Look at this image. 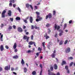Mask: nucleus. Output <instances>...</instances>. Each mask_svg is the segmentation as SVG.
<instances>
[{
	"label": "nucleus",
	"mask_w": 75,
	"mask_h": 75,
	"mask_svg": "<svg viewBox=\"0 0 75 75\" xmlns=\"http://www.w3.org/2000/svg\"><path fill=\"white\" fill-rule=\"evenodd\" d=\"M35 13L37 14V16H36V18H37L36 20V22H38V21H41V20H42V18L40 17V16L39 15H40V12L36 11V12Z\"/></svg>",
	"instance_id": "nucleus-1"
},
{
	"label": "nucleus",
	"mask_w": 75,
	"mask_h": 75,
	"mask_svg": "<svg viewBox=\"0 0 75 75\" xmlns=\"http://www.w3.org/2000/svg\"><path fill=\"white\" fill-rule=\"evenodd\" d=\"M54 27V30H57V31L59 30L60 29V26H57L56 24H55Z\"/></svg>",
	"instance_id": "nucleus-2"
},
{
	"label": "nucleus",
	"mask_w": 75,
	"mask_h": 75,
	"mask_svg": "<svg viewBox=\"0 0 75 75\" xmlns=\"http://www.w3.org/2000/svg\"><path fill=\"white\" fill-rule=\"evenodd\" d=\"M6 13V11L4 10L3 11L1 14V17L2 18H4L5 17V13Z\"/></svg>",
	"instance_id": "nucleus-3"
},
{
	"label": "nucleus",
	"mask_w": 75,
	"mask_h": 75,
	"mask_svg": "<svg viewBox=\"0 0 75 75\" xmlns=\"http://www.w3.org/2000/svg\"><path fill=\"white\" fill-rule=\"evenodd\" d=\"M36 43H35V42H33V41H30L28 43V44L29 45H33V44L34 45V46H35V47H36Z\"/></svg>",
	"instance_id": "nucleus-4"
},
{
	"label": "nucleus",
	"mask_w": 75,
	"mask_h": 75,
	"mask_svg": "<svg viewBox=\"0 0 75 75\" xmlns=\"http://www.w3.org/2000/svg\"><path fill=\"white\" fill-rule=\"evenodd\" d=\"M29 37H27V35H25L24 36L23 38L24 40H27V42H28V40H29Z\"/></svg>",
	"instance_id": "nucleus-5"
},
{
	"label": "nucleus",
	"mask_w": 75,
	"mask_h": 75,
	"mask_svg": "<svg viewBox=\"0 0 75 75\" xmlns=\"http://www.w3.org/2000/svg\"><path fill=\"white\" fill-rule=\"evenodd\" d=\"M70 51H71V48H70V47L67 48L65 50V52L66 53H69Z\"/></svg>",
	"instance_id": "nucleus-6"
},
{
	"label": "nucleus",
	"mask_w": 75,
	"mask_h": 75,
	"mask_svg": "<svg viewBox=\"0 0 75 75\" xmlns=\"http://www.w3.org/2000/svg\"><path fill=\"white\" fill-rule=\"evenodd\" d=\"M10 65H9V67H8V66H5L4 67L5 70H6V71L10 70Z\"/></svg>",
	"instance_id": "nucleus-7"
},
{
	"label": "nucleus",
	"mask_w": 75,
	"mask_h": 75,
	"mask_svg": "<svg viewBox=\"0 0 75 75\" xmlns=\"http://www.w3.org/2000/svg\"><path fill=\"white\" fill-rule=\"evenodd\" d=\"M18 32H20V33H21V32H23V30L20 27H18Z\"/></svg>",
	"instance_id": "nucleus-8"
},
{
	"label": "nucleus",
	"mask_w": 75,
	"mask_h": 75,
	"mask_svg": "<svg viewBox=\"0 0 75 75\" xmlns=\"http://www.w3.org/2000/svg\"><path fill=\"white\" fill-rule=\"evenodd\" d=\"M53 68L54 69L57 70L58 69V66L57 64H54L53 65Z\"/></svg>",
	"instance_id": "nucleus-9"
},
{
	"label": "nucleus",
	"mask_w": 75,
	"mask_h": 75,
	"mask_svg": "<svg viewBox=\"0 0 75 75\" xmlns=\"http://www.w3.org/2000/svg\"><path fill=\"white\" fill-rule=\"evenodd\" d=\"M29 21L30 23H33V18L32 16H30L29 18Z\"/></svg>",
	"instance_id": "nucleus-10"
},
{
	"label": "nucleus",
	"mask_w": 75,
	"mask_h": 75,
	"mask_svg": "<svg viewBox=\"0 0 75 75\" xmlns=\"http://www.w3.org/2000/svg\"><path fill=\"white\" fill-rule=\"evenodd\" d=\"M0 49L1 50V51H3L4 50V46L3 45H1L0 47Z\"/></svg>",
	"instance_id": "nucleus-11"
},
{
	"label": "nucleus",
	"mask_w": 75,
	"mask_h": 75,
	"mask_svg": "<svg viewBox=\"0 0 75 75\" xmlns=\"http://www.w3.org/2000/svg\"><path fill=\"white\" fill-rule=\"evenodd\" d=\"M67 64V62L65 61H63L62 62V63H61V65L62 66H63L64 65Z\"/></svg>",
	"instance_id": "nucleus-12"
},
{
	"label": "nucleus",
	"mask_w": 75,
	"mask_h": 75,
	"mask_svg": "<svg viewBox=\"0 0 75 75\" xmlns=\"http://www.w3.org/2000/svg\"><path fill=\"white\" fill-rule=\"evenodd\" d=\"M8 16H11V10H9L8 11Z\"/></svg>",
	"instance_id": "nucleus-13"
},
{
	"label": "nucleus",
	"mask_w": 75,
	"mask_h": 75,
	"mask_svg": "<svg viewBox=\"0 0 75 75\" xmlns=\"http://www.w3.org/2000/svg\"><path fill=\"white\" fill-rule=\"evenodd\" d=\"M42 45L43 47L44 50L45 51V42H42Z\"/></svg>",
	"instance_id": "nucleus-14"
},
{
	"label": "nucleus",
	"mask_w": 75,
	"mask_h": 75,
	"mask_svg": "<svg viewBox=\"0 0 75 75\" xmlns=\"http://www.w3.org/2000/svg\"><path fill=\"white\" fill-rule=\"evenodd\" d=\"M13 59H18V56L17 55H15L13 57Z\"/></svg>",
	"instance_id": "nucleus-15"
},
{
	"label": "nucleus",
	"mask_w": 75,
	"mask_h": 75,
	"mask_svg": "<svg viewBox=\"0 0 75 75\" xmlns=\"http://www.w3.org/2000/svg\"><path fill=\"white\" fill-rule=\"evenodd\" d=\"M48 16L49 18H52V15L51 13H49L48 15Z\"/></svg>",
	"instance_id": "nucleus-16"
},
{
	"label": "nucleus",
	"mask_w": 75,
	"mask_h": 75,
	"mask_svg": "<svg viewBox=\"0 0 75 75\" xmlns=\"http://www.w3.org/2000/svg\"><path fill=\"white\" fill-rule=\"evenodd\" d=\"M13 48L14 49H16L17 48V44H16V43H15Z\"/></svg>",
	"instance_id": "nucleus-17"
},
{
	"label": "nucleus",
	"mask_w": 75,
	"mask_h": 75,
	"mask_svg": "<svg viewBox=\"0 0 75 75\" xmlns=\"http://www.w3.org/2000/svg\"><path fill=\"white\" fill-rule=\"evenodd\" d=\"M51 56L53 58H55V54L54 53H52L51 55Z\"/></svg>",
	"instance_id": "nucleus-18"
},
{
	"label": "nucleus",
	"mask_w": 75,
	"mask_h": 75,
	"mask_svg": "<svg viewBox=\"0 0 75 75\" xmlns=\"http://www.w3.org/2000/svg\"><path fill=\"white\" fill-rule=\"evenodd\" d=\"M48 75H55V74L52 72H48Z\"/></svg>",
	"instance_id": "nucleus-19"
},
{
	"label": "nucleus",
	"mask_w": 75,
	"mask_h": 75,
	"mask_svg": "<svg viewBox=\"0 0 75 75\" xmlns=\"http://www.w3.org/2000/svg\"><path fill=\"white\" fill-rule=\"evenodd\" d=\"M27 68L26 67H24V72L25 73H26V72H27Z\"/></svg>",
	"instance_id": "nucleus-20"
},
{
	"label": "nucleus",
	"mask_w": 75,
	"mask_h": 75,
	"mask_svg": "<svg viewBox=\"0 0 75 75\" xmlns=\"http://www.w3.org/2000/svg\"><path fill=\"white\" fill-rule=\"evenodd\" d=\"M34 28H35V29H37L38 30H40V28L39 27H38L37 26V25H35V26Z\"/></svg>",
	"instance_id": "nucleus-21"
},
{
	"label": "nucleus",
	"mask_w": 75,
	"mask_h": 75,
	"mask_svg": "<svg viewBox=\"0 0 75 75\" xmlns=\"http://www.w3.org/2000/svg\"><path fill=\"white\" fill-rule=\"evenodd\" d=\"M37 74L36 71H33L32 73V74L33 75H36Z\"/></svg>",
	"instance_id": "nucleus-22"
},
{
	"label": "nucleus",
	"mask_w": 75,
	"mask_h": 75,
	"mask_svg": "<svg viewBox=\"0 0 75 75\" xmlns=\"http://www.w3.org/2000/svg\"><path fill=\"white\" fill-rule=\"evenodd\" d=\"M50 69L51 71H53V70H54V67H53V66H51L50 67Z\"/></svg>",
	"instance_id": "nucleus-23"
},
{
	"label": "nucleus",
	"mask_w": 75,
	"mask_h": 75,
	"mask_svg": "<svg viewBox=\"0 0 75 75\" xmlns=\"http://www.w3.org/2000/svg\"><path fill=\"white\" fill-rule=\"evenodd\" d=\"M30 5L29 4H25V6L27 7V8H29Z\"/></svg>",
	"instance_id": "nucleus-24"
},
{
	"label": "nucleus",
	"mask_w": 75,
	"mask_h": 75,
	"mask_svg": "<svg viewBox=\"0 0 75 75\" xmlns=\"http://www.w3.org/2000/svg\"><path fill=\"white\" fill-rule=\"evenodd\" d=\"M16 20H20L21 18L20 17H17L16 18Z\"/></svg>",
	"instance_id": "nucleus-25"
},
{
	"label": "nucleus",
	"mask_w": 75,
	"mask_h": 75,
	"mask_svg": "<svg viewBox=\"0 0 75 75\" xmlns=\"http://www.w3.org/2000/svg\"><path fill=\"white\" fill-rule=\"evenodd\" d=\"M10 3H14L15 1L14 0H11L9 1Z\"/></svg>",
	"instance_id": "nucleus-26"
},
{
	"label": "nucleus",
	"mask_w": 75,
	"mask_h": 75,
	"mask_svg": "<svg viewBox=\"0 0 75 75\" xmlns=\"http://www.w3.org/2000/svg\"><path fill=\"white\" fill-rule=\"evenodd\" d=\"M62 44H63V43H62V40H60V42H59V45H62Z\"/></svg>",
	"instance_id": "nucleus-27"
},
{
	"label": "nucleus",
	"mask_w": 75,
	"mask_h": 75,
	"mask_svg": "<svg viewBox=\"0 0 75 75\" xmlns=\"http://www.w3.org/2000/svg\"><path fill=\"white\" fill-rule=\"evenodd\" d=\"M62 33H63V31H62L59 33V36H61V35H62Z\"/></svg>",
	"instance_id": "nucleus-28"
},
{
	"label": "nucleus",
	"mask_w": 75,
	"mask_h": 75,
	"mask_svg": "<svg viewBox=\"0 0 75 75\" xmlns=\"http://www.w3.org/2000/svg\"><path fill=\"white\" fill-rule=\"evenodd\" d=\"M67 24H65L64 25V30L65 29V28L67 27Z\"/></svg>",
	"instance_id": "nucleus-29"
},
{
	"label": "nucleus",
	"mask_w": 75,
	"mask_h": 75,
	"mask_svg": "<svg viewBox=\"0 0 75 75\" xmlns=\"http://www.w3.org/2000/svg\"><path fill=\"white\" fill-rule=\"evenodd\" d=\"M21 63L22 65L23 64H24V60H23V59H22V61H21Z\"/></svg>",
	"instance_id": "nucleus-30"
},
{
	"label": "nucleus",
	"mask_w": 75,
	"mask_h": 75,
	"mask_svg": "<svg viewBox=\"0 0 75 75\" xmlns=\"http://www.w3.org/2000/svg\"><path fill=\"white\" fill-rule=\"evenodd\" d=\"M42 50V49H41V48H40V47H38V51H41Z\"/></svg>",
	"instance_id": "nucleus-31"
},
{
	"label": "nucleus",
	"mask_w": 75,
	"mask_h": 75,
	"mask_svg": "<svg viewBox=\"0 0 75 75\" xmlns=\"http://www.w3.org/2000/svg\"><path fill=\"white\" fill-rule=\"evenodd\" d=\"M68 59H71V60H72L73 59V57H70L68 58Z\"/></svg>",
	"instance_id": "nucleus-32"
},
{
	"label": "nucleus",
	"mask_w": 75,
	"mask_h": 75,
	"mask_svg": "<svg viewBox=\"0 0 75 75\" xmlns=\"http://www.w3.org/2000/svg\"><path fill=\"white\" fill-rule=\"evenodd\" d=\"M53 16H55V14H56V11H53Z\"/></svg>",
	"instance_id": "nucleus-33"
},
{
	"label": "nucleus",
	"mask_w": 75,
	"mask_h": 75,
	"mask_svg": "<svg viewBox=\"0 0 75 75\" xmlns=\"http://www.w3.org/2000/svg\"><path fill=\"white\" fill-rule=\"evenodd\" d=\"M74 64V62H71L69 64L70 67H72V64Z\"/></svg>",
	"instance_id": "nucleus-34"
},
{
	"label": "nucleus",
	"mask_w": 75,
	"mask_h": 75,
	"mask_svg": "<svg viewBox=\"0 0 75 75\" xmlns=\"http://www.w3.org/2000/svg\"><path fill=\"white\" fill-rule=\"evenodd\" d=\"M65 69H66V70H68V67L67 66H66L65 67Z\"/></svg>",
	"instance_id": "nucleus-35"
},
{
	"label": "nucleus",
	"mask_w": 75,
	"mask_h": 75,
	"mask_svg": "<svg viewBox=\"0 0 75 75\" xmlns=\"http://www.w3.org/2000/svg\"><path fill=\"white\" fill-rule=\"evenodd\" d=\"M18 10L19 12L21 13V9L19 7H18Z\"/></svg>",
	"instance_id": "nucleus-36"
},
{
	"label": "nucleus",
	"mask_w": 75,
	"mask_h": 75,
	"mask_svg": "<svg viewBox=\"0 0 75 75\" xmlns=\"http://www.w3.org/2000/svg\"><path fill=\"white\" fill-rule=\"evenodd\" d=\"M40 53H41V52H38L36 53V55L37 57L39 56V54H40Z\"/></svg>",
	"instance_id": "nucleus-37"
},
{
	"label": "nucleus",
	"mask_w": 75,
	"mask_h": 75,
	"mask_svg": "<svg viewBox=\"0 0 75 75\" xmlns=\"http://www.w3.org/2000/svg\"><path fill=\"white\" fill-rule=\"evenodd\" d=\"M67 42H68V40H65L64 42V44L65 45H66V44H67Z\"/></svg>",
	"instance_id": "nucleus-38"
},
{
	"label": "nucleus",
	"mask_w": 75,
	"mask_h": 75,
	"mask_svg": "<svg viewBox=\"0 0 75 75\" xmlns=\"http://www.w3.org/2000/svg\"><path fill=\"white\" fill-rule=\"evenodd\" d=\"M23 21L24 22V23H27V21L26 20V19H25V20L24 19L23 20Z\"/></svg>",
	"instance_id": "nucleus-39"
},
{
	"label": "nucleus",
	"mask_w": 75,
	"mask_h": 75,
	"mask_svg": "<svg viewBox=\"0 0 75 75\" xmlns=\"http://www.w3.org/2000/svg\"><path fill=\"white\" fill-rule=\"evenodd\" d=\"M48 33H51V30L50 29H48Z\"/></svg>",
	"instance_id": "nucleus-40"
},
{
	"label": "nucleus",
	"mask_w": 75,
	"mask_h": 75,
	"mask_svg": "<svg viewBox=\"0 0 75 75\" xmlns=\"http://www.w3.org/2000/svg\"><path fill=\"white\" fill-rule=\"evenodd\" d=\"M46 27H50V24L49 23H47L46 25Z\"/></svg>",
	"instance_id": "nucleus-41"
},
{
	"label": "nucleus",
	"mask_w": 75,
	"mask_h": 75,
	"mask_svg": "<svg viewBox=\"0 0 75 75\" xmlns=\"http://www.w3.org/2000/svg\"><path fill=\"white\" fill-rule=\"evenodd\" d=\"M33 37H34V36L33 35H32L31 37V39L32 40H33Z\"/></svg>",
	"instance_id": "nucleus-42"
},
{
	"label": "nucleus",
	"mask_w": 75,
	"mask_h": 75,
	"mask_svg": "<svg viewBox=\"0 0 75 75\" xmlns=\"http://www.w3.org/2000/svg\"><path fill=\"white\" fill-rule=\"evenodd\" d=\"M8 29V30H11V29H12V27L11 26H9Z\"/></svg>",
	"instance_id": "nucleus-43"
},
{
	"label": "nucleus",
	"mask_w": 75,
	"mask_h": 75,
	"mask_svg": "<svg viewBox=\"0 0 75 75\" xmlns=\"http://www.w3.org/2000/svg\"><path fill=\"white\" fill-rule=\"evenodd\" d=\"M10 20L12 22L13 21V18H10Z\"/></svg>",
	"instance_id": "nucleus-44"
},
{
	"label": "nucleus",
	"mask_w": 75,
	"mask_h": 75,
	"mask_svg": "<svg viewBox=\"0 0 75 75\" xmlns=\"http://www.w3.org/2000/svg\"><path fill=\"white\" fill-rule=\"evenodd\" d=\"M42 69H41V71H40V75H42Z\"/></svg>",
	"instance_id": "nucleus-45"
},
{
	"label": "nucleus",
	"mask_w": 75,
	"mask_h": 75,
	"mask_svg": "<svg viewBox=\"0 0 75 75\" xmlns=\"http://www.w3.org/2000/svg\"><path fill=\"white\" fill-rule=\"evenodd\" d=\"M54 37L56 38H57L58 37V35L56 33L55 35H54Z\"/></svg>",
	"instance_id": "nucleus-46"
},
{
	"label": "nucleus",
	"mask_w": 75,
	"mask_h": 75,
	"mask_svg": "<svg viewBox=\"0 0 75 75\" xmlns=\"http://www.w3.org/2000/svg\"><path fill=\"white\" fill-rule=\"evenodd\" d=\"M72 23V20H71L69 21V24H71V23Z\"/></svg>",
	"instance_id": "nucleus-47"
},
{
	"label": "nucleus",
	"mask_w": 75,
	"mask_h": 75,
	"mask_svg": "<svg viewBox=\"0 0 75 75\" xmlns=\"http://www.w3.org/2000/svg\"><path fill=\"white\" fill-rule=\"evenodd\" d=\"M30 7L31 8L32 10H33V7L32 5H30Z\"/></svg>",
	"instance_id": "nucleus-48"
},
{
	"label": "nucleus",
	"mask_w": 75,
	"mask_h": 75,
	"mask_svg": "<svg viewBox=\"0 0 75 75\" xmlns=\"http://www.w3.org/2000/svg\"><path fill=\"white\" fill-rule=\"evenodd\" d=\"M5 48L6 49H8V48H9V47H8V46H7V45H6L5 46Z\"/></svg>",
	"instance_id": "nucleus-49"
},
{
	"label": "nucleus",
	"mask_w": 75,
	"mask_h": 75,
	"mask_svg": "<svg viewBox=\"0 0 75 75\" xmlns=\"http://www.w3.org/2000/svg\"><path fill=\"white\" fill-rule=\"evenodd\" d=\"M31 27H31V29L32 30H33L34 29V25H32L31 26Z\"/></svg>",
	"instance_id": "nucleus-50"
},
{
	"label": "nucleus",
	"mask_w": 75,
	"mask_h": 75,
	"mask_svg": "<svg viewBox=\"0 0 75 75\" xmlns=\"http://www.w3.org/2000/svg\"><path fill=\"white\" fill-rule=\"evenodd\" d=\"M3 26H4V24H2L1 25V28L3 27Z\"/></svg>",
	"instance_id": "nucleus-51"
},
{
	"label": "nucleus",
	"mask_w": 75,
	"mask_h": 75,
	"mask_svg": "<svg viewBox=\"0 0 75 75\" xmlns=\"http://www.w3.org/2000/svg\"><path fill=\"white\" fill-rule=\"evenodd\" d=\"M10 3L9 4V6H12V5H13V4L12 3Z\"/></svg>",
	"instance_id": "nucleus-52"
},
{
	"label": "nucleus",
	"mask_w": 75,
	"mask_h": 75,
	"mask_svg": "<svg viewBox=\"0 0 75 75\" xmlns=\"http://www.w3.org/2000/svg\"><path fill=\"white\" fill-rule=\"evenodd\" d=\"M18 50L17 49H15L14 50V51L15 52H17Z\"/></svg>",
	"instance_id": "nucleus-53"
},
{
	"label": "nucleus",
	"mask_w": 75,
	"mask_h": 75,
	"mask_svg": "<svg viewBox=\"0 0 75 75\" xmlns=\"http://www.w3.org/2000/svg\"><path fill=\"white\" fill-rule=\"evenodd\" d=\"M39 66L41 68H42V64H40Z\"/></svg>",
	"instance_id": "nucleus-54"
},
{
	"label": "nucleus",
	"mask_w": 75,
	"mask_h": 75,
	"mask_svg": "<svg viewBox=\"0 0 75 75\" xmlns=\"http://www.w3.org/2000/svg\"><path fill=\"white\" fill-rule=\"evenodd\" d=\"M13 28L14 29H16V25H13Z\"/></svg>",
	"instance_id": "nucleus-55"
},
{
	"label": "nucleus",
	"mask_w": 75,
	"mask_h": 75,
	"mask_svg": "<svg viewBox=\"0 0 75 75\" xmlns=\"http://www.w3.org/2000/svg\"><path fill=\"white\" fill-rule=\"evenodd\" d=\"M49 16H48V15H47L46 16V20H47L48 19V18Z\"/></svg>",
	"instance_id": "nucleus-56"
},
{
	"label": "nucleus",
	"mask_w": 75,
	"mask_h": 75,
	"mask_svg": "<svg viewBox=\"0 0 75 75\" xmlns=\"http://www.w3.org/2000/svg\"><path fill=\"white\" fill-rule=\"evenodd\" d=\"M50 38V37L48 36H47L46 37V39H48Z\"/></svg>",
	"instance_id": "nucleus-57"
},
{
	"label": "nucleus",
	"mask_w": 75,
	"mask_h": 75,
	"mask_svg": "<svg viewBox=\"0 0 75 75\" xmlns=\"http://www.w3.org/2000/svg\"><path fill=\"white\" fill-rule=\"evenodd\" d=\"M13 7H15L16 6V4H13Z\"/></svg>",
	"instance_id": "nucleus-58"
},
{
	"label": "nucleus",
	"mask_w": 75,
	"mask_h": 75,
	"mask_svg": "<svg viewBox=\"0 0 75 75\" xmlns=\"http://www.w3.org/2000/svg\"><path fill=\"white\" fill-rule=\"evenodd\" d=\"M2 71V68L0 67V72Z\"/></svg>",
	"instance_id": "nucleus-59"
},
{
	"label": "nucleus",
	"mask_w": 75,
	"mask_h": 75,
	"mask_svg": "<svg viewBox=\"0 0 75 75\" xmlns=\"http://www.w3.org/2000/svg\"><path fill=\"white\" fill-rule=\"evenodd\" d=\"M47 36V33H46L45 35H44V37H46V36Z\"/></svg>",
	"instance_id": "nucleus-60"
},
{
	"label": "nucleus",
	"mask_w": 75,
	"mask_h": 75,
	"mask_svg": "<svg viewBox=\"0 0 75 75\" xmlns=\"http://www.w3.org/2000/svg\"><path fill=\"white\" fill-rule=\"evenodd\" d=\"M57 42L58 43L59 42V40L58 38H57Z\"/></svg>",
	"instance_id": "nucleus-61"
},
{
	"label": "nucleus",
	"mask_w": 75,
	"mask_h": 75,
	"mask_svg": "<svg viewBox=\"0 0 75 75\" xmlns=\"http://www.w3.org/2000/svg\"><path fill=\"white\" fill-rule=\"evenodd\" d=\"M55 59L56 60L57 62H59V60H58V59H57V58H55Z\"/></svg>",
	"instance_id": "nucleus-62"
},
{
	"label": "nucleus",
	"mask_w": 75,
	"mask_h": 75,
	"mask_svg": "<svg viewBox=\"0 0 75 75\" xmlns=\"http://www.w3.org/2000/svg\"><path fill=\"white\" fill-rule=\"evenodd\" d=\"M35 7L36 10L37 9V8H38V7L37 6H35Z\"/></svg>",
	"instance_id": "nucleus-63"
},
{
	"label": "nucleus",
	"mask_w": 75,
	"mask_h": 75,
	"mask_svg": "<svg viewBox=\"0 0 75 75\" xmlns=\"http://www.w3.org/2000/svg\"><path fill=\"white\" fill-rule=\"evenodd\" d=\"M29 18V16H28L26 18H25V20H28Z\"/></svg>",
	"instance_id": "nucleus-64"
}]
</instances>
